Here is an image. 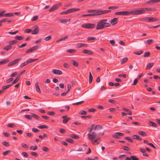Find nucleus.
<instances>
[{
	"label": "nucleus",
	"mask_w": 160,
	"mask_h": 160,
	"mask_svg": "<svg viewBox=\"0 0 160 160\" xmlns=\"http://www.w3.org/2000/svg\"><path fill=\"white\" fill-rule=\"evenodd\" d=\"M87 135L88 138L91 140L92 143L93 145H97L101 141L100 138L96 137L97 134L95 132H92L91 134L88 133Z\"/></svg>",
	"instance_id": "nucleus-1"
},
{
	"label": "nucleus",
	"mask_w": 160,
	"mask_h": 160,
	"mask_svg": "<svg viewBox=\"0 0 160 160\" xmlns=\"http://www.w3.org/2000/svg\"><path fill=\"white\" fill-rule=\"evenodd\" d=\"M107 19H103L100 20L97 23L96 27V30L102 29L106 27H109L111 26V24L107 22Z\"/></svg>",
	"instance_id": "nucleus-2"
},
{
	"label": "nucleus",
	"mask_w": 160,
	"mask_h": 160,
	"mask_svg": "<svg viewBox=\"0 0 160 160\" xmlns=\"http://www.w3.org/2000/svg\"><path fill=\"white\" fill-rule=\"evenodd\" d=\"M146 9L144 8H138L130 12V14L136 15L144 13Z\"/></svg>",
	"instance_id": "nucleus-3"
},
{
	"label": "nucleus",
	"mask_w": 160,
	"mask_h": 160,
	"mask_svg": "<svg viewBox=\"0 0 160 160\" xmlns=\"http://www.w3.org/2000/svg\"><path fill=\"white\" fill-rule=\"evenodd\" d=\"M110 11V10H101L100 9H95V12L92 14L93 15V16H98L108 13Z\"/></svg>",
	"instance_id": "nucleus-4"
},
{
	"label": "nucleus",
	"mask_w": 160,
	"mask_h": 160,
	"mask_svg": "<svg viewBox=\"0 0 160 160\" xmlns=\"http://www.w3.org/2000/svg\"><path fill=\"white\" fill-rule=\"evenodd\" d=\"M95 26L96 25L95 24L90 23H84L82 25V27L88 29L94 28Z\"/></svg>",
	"instance_id": "nucleus-5"
},
{
	"label": "nucleus",
	"mask_w": 160,
	"mask_h": 160,
	"mask_svg": "<svg viewBox=\"0 0 160 160\" xmlns=\"http://www.w3.org/2000/svg\"><path fill=\"white\" fill-rule=\"evenodd\" d=\"M114 14L116 15H119L121 16H128L130 15V12L123 11L116 12Z\"/></svg>",
	"instance_id": "nucleus-6"
},
{
	"label": "nucleus",
	"mask_w": 160,
	"mask_h": 160,
	"mask_svg": "<svg viewBox=\"0 0 160 160\" xmlns=\"http://www.w3.org/2000/svg\"><path fill=\"white\" fill-rule=\"evenodd\" d=\"M21 59V58H19L16 59H15L14 61L9 62L8 64V66H10L18 63L19 61Z\"/></svg>",
	"instance_id": "nucleus-7"
},
{
	"label": "nucleus",
	"mask_w": 160,
	"mask_h": 160,
	"mask_svg": "<svg viewBox=\"0 0 160 160\" xmlns=\"http://www.w3.org/2000/svg\"><path fill=\"white\" fill-rule=\"evenodd\" d=\"M33 28H34V29L33 31L32 30V34H38L39 31V28L38 26H34Z\"/></svg>",
	"instance_id": "nucleus-8"
},
{
	"label": "nucleus",
	"mask_w": 160,
	"mask_h": 160,
	"mask_svg": "<svg viewBox=\"0 0 160 160\" xmlns=\"http://www.w3.org/2000/svg\"><path fill=\"white\" fill-rule=\"evenodd\" d=\"M62 118L63 119L62 122L65 124L67 123L68 121L71 119L70 118L67 117V116L66 115L62 116Z\"/></svg>",
	"instance_id": "nucleus-9"
},
{
	"label": "nucleus",
	"mask_w": 160,
	"mask_h": 160,
	"mask_svg": "<svg viewBox=\"0 0 160 160\" xmlns=\"http://www.w3.org/2000/svg\"><path fill=\"white\" fill-rule=\"evenodd\" d=\"M60 4H56L54 5L52 8H50L49 10V12H52L57 9L58 8L59 5Z\"/></svg>",
	"instance_id": "nucleus-10"
},
{
	"label": "nucleus",
	"mask_w": 160,
	"mask_h": 160,
	"mask_svg": "<svg viewBox=\"0 0 160 160\" xmlns=\"http://www.w3.org/2000/svg\"><path fill=\"white\" fill-rule=\"evenodd\" d=\"M52 72L54 74L57 75H61L62 74V72L59 70L53 69L52 70Z\"/></svg>",
	"instance_id": "nucleus-11"
},
{
	"label": "nucleus",
	"mask_w": 160,
	"mask_h": 160,
	"mask_svg": "<svg viewBox=\"0 0 160 160\" xmlns=\"http://www.w3.org/2000/svg\"><path fill=\"white\" fill-rule=\"evenodd\" d=\"M80 10V9L79 8H70V9H68L67 10L68 13H69L72 12H77L78 11H79Z\"/></svg>",
	"instance_id": "nucleus-12"
},
{
	"label": "nucleus",
	"mask_w": 160,
	"mask_h": 160,
	"mask_svg": "<svg viewBox=\"0 0 160 160\" xmlns=\"http://www.w3.org/2000/svg\"><path fill=\"white\" fill-rule=\"evenodd\" d=\"M118 19L117 18H114L112 19L110 22L111 24L112 25H114L116 24L118 22Z\"/></svg>",
	"instance_id": "nucleus-13"
},
{
	"label": "nucleus",
	"mask_w": 160,
	"mask_h": 160,
	"mask_svg": "<svg viewBox=\"0 0 160 160\" xmlns=\"http://www.w3.org/2000/svg\"><path fill=\"white\" fill-rule=\"evenodd\" d=\"M82 52L84 53L87 54L89 55H92L93 54V52L92 51L84 49L83 50Z\"/></svg>",
	"instance_id": "nucleus-14"
},
{
	"label": "nucleus",
	"mask_w": 160,
	"mask_h": 160,
	"mask_svg": "<svg viewBox=\"0 0 160 160\" xmlns=\"http://www.w3.org/2000/svg\"><path fill=\"white\" fill-rule=\"evenodd\" d=\"M159 18H156L149 17L148 19V22H153L158 21Z\"/></svg>",
	"instance_id": "nucleus-15"
},
{
	"label": "nucleus",
	"mask_w": 160,
	"mask_h": 160,
	"mask_svg": "<svg viewBox=\"0 0 160 160\" xmlns=\"http://www.w3.org/2000/svg\"><path fill=\"white\" fill-rule=\"evenodd\" d=\"M35 87L36 88V91L39 93H41V91L39 86L38 83V82H37L35 83Z\"/></svg>",
	"instance_id": "nucleus-16"
},
{
	"label": "nucleus",
	"mask_w": 160,
	"mask_h": 160,
	"mask_svg": "<svg viewBox=\"0 0 160 160\" xmlns=\"http://www.w3.org/2000/svg\"><path fill=\"white\" fill-rule=\"evenodd\" d=\"M128 60V58H123L121 60V64H123V63L126 62Z\"/></svg>",
	"instance_id": "nucleus-17"
},
{
	"label": "nucleus",
	"mask_w": 160,
	"mask_h": 160,
	"mask_svg": "<svg viewBox=\"0 0 160 160\" xmlns=\"http://www.w3.org/2000/svg\"><path fill=\"white\" fill-rule=\"evenodd\" d=\"M14 14L13 13H5L3 15V17H11L13 16Z\"/></svg>",
	"instance_id": "nucleus-18"
},
{
	"label": "nucleus",
	"mask_w": 160,
	"mask_h": 160,
	"mask_svg": "<svg viewBox=\"0 0 160 160\" xmlns=\"http://www.w3.org/2000/svg\"><path fill=\"white\" fill-rule=\"evenodd\" d=\"M154 65V63H149L147 65V68L146 69H149L151 68H152L153 65Z\"/></svg>",
	"instance_id": "nucleus-19"
},
{
	"label": "nucleus",
	"mask_w": 160,
	"mask_h": 160,
	"mask_svg": "<svg viewBox=\"0 0 160 160\" xmlns=\"http://www.w3.org/2000/svg\"><path fill=\"white\" fill-rule=\"evenodd\" d=\"M149 125L152 126V127L155 128L157 127V124L152 121H150L149 122Z\"/></svg>",
	"instance_id": "nucleus-20"
},
{
	"label": "nucleus",
	"mask_w": 160,
	"mask_h": 160,
	"mask_svg": "<svg viewBox=\"0 0 160 160\" xmlns=\"http://www.w3.org/2000/svg\"><path fill=\"white\" fill-rule=\"evenodd\" d=\"M133 139H137L138 141H140L142 140V138H139V136L138 135H134L133 136Z\"/></svg>",
	"instance_id": "nucleus-21"
},
{
	"label": "nucleus",
	"mask_w": 160,
	"mask_h": 160,
	"mask_svg": "<svg viewBox=\"0 0 160 160\" xmlns=\"http://www.w3.org/2000/svg\"><path fill=\"white\" fill-rule=\"evenodd\" d=\"M122 109L124 111L127 112L128 114L129 115L132 114V112L130 110L125 108H123Z\"/></svg>",
	"instance_id": "nucleus-22"
},
{
	"label": "nucleus",
	"mask_w": 160,
	"mask_h": 160,
	"mask_svg": "<svg viewBox=\"0 0 160 160\" xmlns=\"http://www.w3.org/2000/svg\"><path fill=\"white\" fill-rule=\"evenodd\" d=\"M12 48V46L11 45H9L6 46L3 49L6 50V51H8L9 50L11 49Z\"/></svg>",
	"instance_id": "nucleus-23"
},
{
	"label": "nucleus",
	"mask_w": 160,
	"mask_h": 160,
	"mask_svg": "<svg viewBox=\"0 0 160 160\" xmlns=\"http://www.w3.org/2000/svg\"><path fill=\"white\" fill-rule=\"evenodd\" d=\"M93 77L91 74V73L90 72L89 73V84H90L92 80Z\"/></svg>",
	"instance_id": "nucleus-24"
},
{
	"label": "nucleus",
	"mask_w": 160,
	"mask_h": 160,
	"mask_svg": "<svg viewBox=\"0 0 160 160\" xmlns=\"http://www.w3.org/2000/svg\"><path fill=\"white\" fill-rule=\"evenodd\" d=\"M9 61V60L7 59H5L3 60L0 61V65L6 64Z\"/></svg>",
	"instance_id": "nucleus-25"
},
{
	"label": "nucleus",
	"mask_w": 160,
	"mask_h": 160,
	"mask_svg": "<svg viewBox=\"0 0 160 160\" xmlns=\"http://www.w3.org/2000/svg\"><path fill=\"white\" fill-rule=\"evenodd\" d=\"M38 127L39 128L41 129H43L44 128H46V129L48 128V127L46 125H44L39 126Z\"/></svg>",
	"instance_id": "nucleus-26"
},
{
	"label": "nucleus",
	"mask_w": 160,
	"mask_h": 160,
	"mask_svg": "<svg viewBox=\"0 0 160 160\" xmlns=\"http://www.w3.org/2000/svg\"><path fill=\"white\" fill-rule=\"evenodd\" d=\"M150 53L149 52H145L143 55V57L144 58L148 57L150 56Z\"/></svg>",
	"instance_id": "nucleus-27"
},
{
	"label": "nucleus",
	"mask_w": 160,
	"mask_h": 160,
	"mask_svg": "<svg viewBox=\"0 0 160 160\" xmlns=\"http://www.w3.org/2000/svg\"><path fill=\"white\" fill-rule=\"evenodd\" d=\"M138 133L142 136L145 137L147 136V134L144 132L142 131L138 132Z\"/></svg>",
	"instance_id": "nucleus-28"
},
{
	"label": "nucleus",
	"mask_w": 160,
	"mask_h": 160,
	"mask_svg": "<svg viewBox=\"0 0 160 160\" xmlns=\"http://www.w3.org/2000/svg\"><path fill=\"white\" fill-rule=\"evenodd\" d=\"M85 45L88 46V45L86 44L79 43L77 45L76 47L77 48H80L82 46H85Z\"/></svg>",
	"instance_id": "nucleus-29"
},
{
	"label": "nucleus",
	"mask_w": 160,
	"mask_h": 160,
	"mask_svg": "<svg viewBox=\"0 0 160 160\" xmlns=\"http://www.w3.org/2000/svg\"><path fill=\"white\" fill-rule=\"evenodd\" d=\"M70 137L72 138L75 139H78L79 138V137L78 136L74 134H71Z\"/></svg>",
	"instance_id": "nucleus-30"
},
{
	"label": "nucleus",
	"mask_w": 160,
	"mask_h": 160,
	"mask_svg": "<svg viewBox=\"0 0 160 160\" xmlns=\"http://www.w3.org/2000/svg\"><path fill=\"white\" fill-rule=\"evenodd\" d=\"M12 84H8V85H7L6 86H3L2 87V88L5 91V90L7 89V88H9L11 86H12Z\"/></svg>",
	"instance_id": "nucleus-31"
},
{
	"label": "nucleus",
	"mask_w": 160,
	"mask_h": 160,
	"mask_svg": "<svg viewBox=\"0 0 160 160\" xmlns=\"http://www.w3.org/2000/svg\"><path fill=\"white\" fill-rule=\"evenodd\" d=\"M20 79V77H17L16 78V79H15L13 81H12V84H14L16 83Z\"/></svg>",
	"instance_id": "nucleus-32"
},
{
	"label": "nucleus",
	"mask_w": 160,
	"mask_h": 160,
	"mask_svg": "<svg viewBox=\"0 0 160 160\" xmlns=\"http://www.w3.org/2000/svg\"><path fill=\"white\" fill-rule=\"evenodd\" d=\"M15 38L19 40H23L24 39V38L22 36H17L15 37Z\"/></svg>",
	"instance_id": "nucleus-33"
},
{
	"label": "nucleus",
	"mask_w": 160,
	"mask_h": 160,
	"mask_svg": "<svg viewBox=\"0 0 160 160\" xmlns=\"http://www.w3.org/2000/svg\"><path fill=\"white\" fill-rule=\"evenodd\" d=\"M66 141L71 143H73L74 142L73 139L71 138H68L66 139Z\"/></svg>",
	"instance_id": "nucleus-34"
},
{
	"label": "nucleus",
	"mask_w": 160,
	"mask_h": 160,
	"mask_svg": "<svg viewBox=\"0 0 160 160\" xmlns=\"http://www.w3.org/2000/svg\"><path fill=\"white\" fill-rule=\"evenodd\" d=\"M71 61L72 64H73L75 66L77 67L78 66V63L76 62L75 60H72Z\"/></svg>",
	"instance_id": "nucleus-35"
},
{
	"label": "nucleus",
	"mask_w": 160,
	"mask_h": 160,
	"mask_svg": "<svg viewBox=\"0 0 160 160\" xmlns=\"http://www.w3.org/2000/svg\"><path fill=\"white\" fill-rule=\"evenodd\" d=\"M97 129L98 130H101L102 129V127L100 125H97L94 128V130H95Z\"/></svg>",
	"instance_id": "nucleus-36"
},
{
	"label": "nucleus",
	"mask_w": 160,
	"mask_h": 160,
	"mask_svg": "<svg viewBox=\"0 0 160 160\" xmlns=\"http://www.w3.org/2000/svg\"><path fill=\"white\" fill-rule=\"evenodd\" d=\"M18 42V41L17 40H13L10 41L9 42V44L10 45L15 44Z\"/></svg>",
	"instance_id": "nucleus-37"
},
{
	"label": "nucleus",
	"mask_w": 160,
	"mask_h": 160,
	"mask_svg": "<svg viewBox=\"0 0 160 160\" xmlns=\"http://www.w3.org/2000/svg\"><path fill=\"white\" fill-rule=\"evenodd\" d=\"M94 125L92 124L88 129V131L89 132H90L92 131V130L94 128Z\"/></svg>",
	"instance_id": "nucleus-38"
},
{
	"label": "nucleus",
	"mask_w": 160,
	"mask_h": 160,
	"mask_svg": "<svg viewBox=\"0 0 160 160\" xmlns=\"http://www.w3.org/2000/svg\"><path fill=\"white\" fill-rule=\"evenodd\" d=\"M24 117L25 118H27L28 119L30 120H31L32 119V116L30 115H25Z\"/></svg>",
	"instance_id": "nucleus-39"
},
{
	"label": "nucleus",
	"mask_w": 160,
	"mask_h": 160,
	"mask_svg": "<svg viewBox=\"0 0 160 160\" xmlns=\"http://www.w3.org/2000/svg\"><path fill=\"white\" fill-rule=\"evenodd\" d=\"M2 144L4 145V146H6L7 147H8L10 146V144H9L6 142V141H3L2 142Z\"/></svg>",
	"instance_id": "nucleus-40"
},
{
	"label": "nucleus",
	"mask_w": 160,
	"mask_h": 160,
	"mask_svg": "<svg viewBox=\"0 0 160 160\" xmlns=\"http://www.w3.org/2000/svg\"><path fill=\"white\" fill-rule=\"evenodd\" d=\"M38 18V16H34L33 17V18L31 19V21H37Z\"/></svg>",
	"instance_id": "nucleus-41"
},
{
	"label": "nucleus",
	"mask_w": 160,
	"mask_h": 160,
	"mask_svg": "<svg viewBox=\"0 0 160 160\" xmlns=\"http://www.w3.org/2000/svg\"><path fill=\"white\" fill-rule=\"evenodd\" d=\"M67 52L70 53H72L76 52V50L74 49H68L67 50Z\"/></svg>",
	"instance_id": "nucleus-42"
},
{
	"label": "nucleus",
	"mask_w": 160,
	"mask_h": 160,
	"mask_svg": "<svg viewBox=\"0 0 160 160\" xmlns=\"http://www.w3.org/2000/svg\"><path fill=\"white\" fill-rule=\"evenodd\" d=\"M37 59H29L28 60L27 62L28 64V63H31L32 62H34L35 61H36Z\"/></svg>",
	"instance_id": "nucleus-43"
},
{
	"label": "nucleus",
	"mask_w": 160,
	"mask_h": 160,
	"mask_svg": "<svg viewBox=\"0 0 160 160\" xmlns=\"http://www.w3.org/2000/svg\"><path fill=\"white\" fill-rule=\"evenodd\" d=\"M21 146L23 148H24L28 149V148L29 147L26 144L24 143H22L21 144Z\"/></svg>",
	"instance_id": "nucleus-44"
},
{
	"label": "nucleus",
	"mask_w": 160,
	"mask_h": 160,
	"mask_svg": "<svg viewBox=\"0 0 160 160\" xmlns=\"http://www.w3.org/2000/svg\"><path fill=\"white\" fill-rule=\"evenodd\" d=\"M38 148V147L36 145H35V146H31L30 147V149L32 150H36Z\"/></svg>",
	"instance_id": "nucleus-45"
},
{
	"label": "nucleus",
	"mask_w": 160,
	"mask_h": 160,
	"mask_svg": "<svg viewBox=\"0 0 160 160\" xmlns=\"http://www.w3.org/2000/svg\"><path fill=\"white\" fill-rule=\"evenodd\" d=\"M10 150H8L2 153V154L4 156H6L8 154L11 152Z\"/></svg>",
	"instance_id": "nucleus-46"
},
{
	"label": "nucleus",
	"mask_w": 160,
	"mask_h": 160,
	"mask_svg": "<svg viewBox=\"0 0 160 160\" xmlns=\"http://www.w3.org/2000/svg\"><path fill=\"white\" fill-rule=\"evenodd\" d=\"M84 102V101H80V102H76L75 103H73L72 104L74 105H77L79 104H82Z\"/></svg>",
	"instance_id": "nucleus-47"
},
{
	"label": "nucleus",
	"mask_w": 160,
	"mask_h": 160,
	"mask_svg": "<svg viewBox=\"0 0 160 160\" xmlns=\"http://www.w3.org/2000/svg\"><path fill=\"white\" fill-rule=\"evenodd\" d=\"M38 48V45H36L32 47L33 51H34L37 50Z\"/></svg>",
	"instance_id": "nucleus-48"
},
{
	"label": "nucleus",
	"mask_w": 160,
	"mask_h": 160,
	"mask_svg": "<svg viewBox=\"0 0 160 160\" xmlns=\"http://www.w3.org/2000/svg\"><path fill=\"white\" fill-rule=\"evenodd\" d=\"M131 158L132 160H139V158L134 156H131Z\"/></svg>",
	"instance_id": "nucleus-49"
},
{
	"label": "nucleus",
	"mask_w": 160,
	"mask_h": 160,
	"mask_svg": "<svg viewBox=\"0 0 160 160\" xmlns=\"http://www.w3.org/2000/svg\"><path fill=\"white\" fill-rule=\"evenodd\" d=\"M42 150L45 152H48L49 151L48 149L46 147H42Z\"/></svg>",
	"instance_id": "nucleus-50"
},
{
	"label": "nucleus",
	"mask_w": 160,
	"mask_h": 160,
	"mask_svg": "<svg viewBox=\"0 0 160 160\" xmlns=\"http://www.w3.org/2000/svg\"><path fill=\"white\" fill-rule=\"evenodd\" d=\"M79 114L81 115H86L87 114L86 112L84 110H81L79 113Z\"/></svg>",
	"instance_id": "nucleus-51"
},
{
	"label": "nucleus",
	"mask_w": 160,
	"mask_h": 160,
	"mask_svg": "<svg viewBox=\"0 0 160 160\" xmlns=\"http://www.w3.org/2000/svg\"><path fill=\"white\" fill-rule=\"evenodd\" d=\"M13 80V78H9V79H7L6 81V82L7 83H10V82H11Z\"/></svg>",
	"instance_id": "nucleus-52"
},
{
	"label": "nucleus",
	"mask_w": 160,
	"mask_h": 160,
	"mask_svg": "<svg viewBox=\"0 0 160 160\" xmlns=\"http://www.w3.org/2000/svg\"><path fill=\"white\" fill-rule=\"evenodd\" d=\"M125 138L128 140L129 142H133V141L130 138L128 137H125Z\"/></svg>",
	"instance_id": "nucleus-53"
},
{
	"label": "nucleus",
	"mask_w": 160,
	"mask_h": 160,
	"mask_svg": "<svg viewBox=\"0 0 160 160\" xmlns=\"http://www.w3.org/2000/svg\"><path fill=\"white\" fill-rule=\"evenodd\" d=\"M96 39V38L92 37H89L87 38V41H89L90 40H94Z\"/></svg>",
	"instance_id": "nucleus-54"
},
{
	"label": "nucleus",
	"mask_w": 160,
	"mask_h": 160,
	"mask_svg": "<svg viewBox=\"0 0 160 160\" xmlns=\"http://www.w3.org/2000/svg\"><path fill=\"white\" fill-rule=\"evenodd\" d=\"M143 52V51H139L137 52H134V53L137 55H140Z\"/></svg>",
	"instance_id": "nucleus-55"
},
{
	"label": "nucleus",
	"mask_w": 160,
	"mask_h": 160,
	"mask_svg": "<svg viewBox=\"0 0 160 160\" xmlns=\"http://www.w3.org/2000/svg\"><path fill=\"white\" fill-rule=\"evenodd\" d=\"M48 114L50 115H54L55 114L54 112L49 111L48 112Z\"/></svg>",
	"instance_id": "nucleus-56"
},
{
	"label": "nucleus",
	"mask_w": 160,
	"mask_h": 160,
	"mask_svg": "<svg viewBox=\"0 0 160 160\" xmlns=\"http://www.w3.org/2000/svg\"><path fill=\"white\" fill-rule=\"evenodd\" d=\"M32 117H33L34 118H35L36 119H38L39 118L38 116L36 114H34V113H32Z\"/></svg>",
	"instance_id": "nucleus-57"
},
{
	"label": "nucleus",
	"mask_w": 160,
	"mask_h": 160,
	"mask_svg": "<svg viewBox=\"0 0 160 160\" xmlns=\"http://www.w3.org/2000/svg\"><path fill=\"white\" fill-rule=\"evenodd\" d=\"M33 50H32V49L31 48H29L28 49H27L26 51V53H30V52H33Z\"/></svg>",
	"instance_id": "nucleus-58"
},
{
	"label": "nucleus",
	"mask_w": 160,
	"mask_h": 160,
	"mask_svg": "<svg viewBox=\"0 0 160 160\" xmlns=\"http://www.w3.org/2000/svg\"><path fill=\"white\" fill-rule=\"evenodd\" d=\"M28 64V63L27 62H25L23 63H22L20 66V68H22V67L24 66H25Z\"/></svg>",
	"instance_id": "nucleus-59"
},
{
	"label": "nucleus",
	"mask_w": 160,
	"mask_h": 160,
	"mask_svg": "<svg viewBox=\"0 0 160 160\" xmlns=\"http://www.w3.org/2000/svg\"><path fill=\"white\" fill-rule=\"evenodd\" d=\"M22 154L25 157L27 158L28 155V153L25 152H22Z\"/></svg>",
	"instance_id": "nucleus-60"
},
{
	"label": "nucleus",
	"mask_w": 160,
	"mask_h": 160,
	"mask_svg": "<svg viewBox=\"0 0 160 160\" xmlns=\"http://www.w3.org/2000/svg\"><path fill=\"white\" fill-rule=\"evenodd\" d=\"M138 81V78L135 79L133 81V82L132 84V85H136Z\"/></svg>",
	"instance_id": "nucleus-61"
},
{
	"label": "nucleus",
	"mask_w": 160,
	"mask_h": 160,
	"mask_svg": "<svg viewBox=\"0 0 160 160\" xmlns=\"http://www.w3.org/2000/svg\"><path fill=\"white\" fill-rule=\"evenodd\" d=\"M60 22L61 23H65L66 22V19H62L60 20Z\"/></svg>",
	"instance_id": "nucleus-62"
},
{
	"label": "nucleus",
	"mask_w": 160,
	"mask_h": 160,
	"mask_svg": "<svg viewBox=\"0 0 160 160\" xmlns=\"http://www.w3.org/2000/svg\"><path fill=\"white\" fill-rule=\"evenodd\" d=\"M25 32L28 33L31 32L32 33V30L30 29H25Z\"/></svg>",
	"instance_id": "nucleus-63"
},
{
	"label": "nucleus",
	"mask_w": 160,
	"mask_h": 160,
	"mask_svg": "<svg viewBox=\"0 0 160 160\" xmlns=\"http://www.w3.org/2000/svg\"><path fill=\"white\" fill-rule=\"evenodd\" d=\"M88 111L89 112H95L96 111V110L94 108H92L88 109Z\"/></svg>",
	"instance_id": "nucleus-64"
}]
</instances>
